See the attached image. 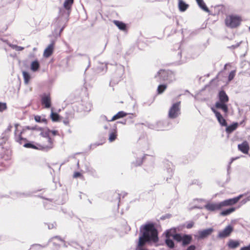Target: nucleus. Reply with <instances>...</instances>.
<instances>
[{
    "label": "nucleus",
    "instance_id": "obj_1",
    "mask_svg": "<svg viewBox=\"0 0 250 250\" xmlns=\"http://www.w3.org/2000/svg\"><path fill=\"white\" fill-rule=\"evenodd\" d=\"M143 229L142 236H140L138 244L139 247H143L146 242H156L158 240V232L153 224H146L141 226V231Z\"/></svg>",
    "mask_w": 250,
    "mask_h": 250
},
{
    "label": "nucleus",
    "instance_id": "obj_2",
    "mask_svg": "<svg viewBox=\"0 0 250 250\" xmlns=\"http://www.w3.org/2000/svg\"><path fill=\"white\" fill-rule=\"evenodd\" d=\"M180 102L173 104L170 107L168 117L170 119H175L178 117L181 114Z\"/></svg>",
    "mask_w": 250,
    "mask_h": 250
},
{
    "label": "nucleus",
    "instance_id": "obj_3",
    "mask_svg": "<svg viewBox=\"0 0 250 250\" xmlns=\"http://www.w3.org/2000/svg\"><path fill=\"white\" fill-rule=\"evenodd\" d=\"M240 18L235 16H229L227 17L225 20L226 25L231 28L236 27L238 26L240 23Z\"/></svg>",
    "mask_w": 250,
    "mask_h": 250
},
{
    "label": "nucleus",
    "instance_id": "obj_4",
    "mask_svg": "<svg viewBox=\"0 0 250 250\" xmlns=\"http://www.w3.org/2000/svg\"><path fill=\"white\" fill-rule=\"evenodd\" d=\"M174 240L178 242H182V245L185 246L190 244L192 240L191 235L176 234L174 236Z\"/></svg>",
    "mask_w": 250,
    "mask_h": 250
},
{
    "label": "nucleus",
    "instance_id": "obj_5",
    "mask_svg": "<svg viewBox=\"0 0 250 250\" xmlns=\"http://www.w3.org/2000/svg\"><path fill=\"white\" fill-rule=\"evenodd\" d=\"M54 140L51 137L45 139L43 143L39 146V150L47 151L54 147Z\"/></svg>",
    "mask_w": 250,
    "mask_h": 250
},
{
    "label": "nucleus",
    "instance_id": "obj_6",
    "mask_svg": "<svg viewBox=\"0 0 250 250\" xmlns=\"http://www.w3.org/2000/svg\"><path fill=\"white\" fill-rule=\"evenodd\" d=\"M213 230L214 229L212 228L199 230L198 231L197 234L195 235V236L198 240L203 239L211 235V233L213 232Z\"/></svg>",
    "mask_w": 250,
    "mask_h": 250
},
{
    "label": "nucleus",
    "instance_id": "obj_7",
    "mask_svg": "<svg viewBox=\"0 0 250 250\" xmlns=\"http://www.w3.org/2000/svg\"><path fill=\"white\" fill-rule=\"evenodd\" d=\"M26 128L28 130H37L41 131L40 135L42 136L45 139L50 137V130L47 129L46 130H43L42 128L39 127L37 126H26Z\"/></svg>",
    "mask_w": 250,
    "mask_h": 250
},
{
    "label": "nucleus",
    "instance_id": "obj_8",
    "mask_svg": "<svg viewBox=\"0 0 250 250\" xmlns=\"http://www.w3.org/2000/svg\"><path fill=\"white\" fill-rule=\"evenodd\" d=\"M233 230L232 227L229 225L227 226L223 230L220 231L218 234V237L219 238H225L229 236Z\"/></svg>",
    "mask_w": 250,
    "mask_h": 250
},
{
    "label": "nucleus",
    "instance_id": "obj_9",
    "mask_svg": "<svg viewBox=\"0 0 250 250\" xmlns=\"http://www.w3.org/2000/svg\"><path fill=\"white\" fill-rule=\"evenodd\" d=\"M41 103L46 108L51 107V98L49 94H43L42 96Z\"/></svg>",
    "mask_w": 250,
    "mask_h": 250
},
{
    "label": "nucleus",
    "instance_id": "obj_10",
    "mask_svg": "<svg viewBox=\"0 0 250 250\" xmlns=\"http://www.w3.org/2000/svg\"><path fill=\"white\" fill-rule=\"evenodd\" d=\"M212 111L213 112V113L215 114V116L218 121V122L220 123V124L222 126H227V123L226 122V120L223 117L221 113L216 110L213 107L211 108Z\"/></svg>",
    "mask_w": 250,
    "mask_h": 250
},
{
    "label": "nucleus",
    "instance_id": "obj_11",
    "mask_svg": "<svg viewBox=\"0 0 250 250\" xmlns=\"http://www.w3.org/2000/svg\"><path fill=\"white\" fill-rule=\"evenodd\" d=\"M205 207L209 211H215L221 208L220 202L218 203H209L206 205Z\"/></svg>",
    "mask_w": 250,
    "mask_h": 250
},
{
    "label": "nucleus",
    "instance_id": "obj_12",
    "mask_svg": "<svg viewBox=\"0 0 250 250\" xmlns=\"http://www.w3.org/2000/svg\"><path fill=\"white\" fill-rule=\"evenodd\" d=\"M238 149L244 154H248L249 150V145L247 141H244L238 145Z\"/></svg>",
    "mask_w": 250,
    "mask_h": 250
},
{
    "label": "nucleus",
    "instance_id": "obj_13",
    "mask_svg": "<svg viewBox=\"0 0 250 250\" xmlns=\"http://www.w3.org/2000/svg\"><path fill=\"white\" fill-rule=\"evenodd\" d=\"M15 126L16 128V129L15 131V140L17 142H18L20 144H22L23 142L26 141V139L25 138L22 137V136H21V134L22 133L23 131L20 132V134L19 135H17V131H18L17 128L18 126V124H15Z\"/></svg>",
    "mask_w": 250,
    "mask_h": 250
},
{
    "label": "nucleus",
    "instance_id": "obj_14",
    "mask_svg": "<svg viewBox=\"0 0 250 250\" xmlns=\"http://www.w3.org/2000/svg\"><path fill=\"white\" fill-rule=\"evenodd\" d=\"M54 42H52L50 43L47 47L44 50L43 56L45 57L48 58L51 55L54 49Z\"/></svg>",
    "mask_w": 250,
    "mask_h": 250
},
{
    "label": "nucleus",
    "instance_id": "obj_15",
    "mask_svg": "<svg viewBox=\"0 0 250 250\" xmlns=\"http://www.w3.org/2000/svg\"><path fill=\"white\" fill-rule=\"evenodd\" d=\"M240 245V242L238 240L229 239L227 243V246L229 249H235L238 247Z\"/></svg>",
    "mask_w": 250,
    "mask_h": 250
},
{
    "label": "nucleus",
    "instance_id": "obj_16",
    "mask_svg": "<svg viewBox=\"0 0 250 250\" xmlns=\"http://www.w3.org/2000/svg\"><path fill=\"white\" fill-rule=\"evenodd\" d=\"M219 102L227 103L229 101V97L224 90H221L219 93Z\"/></svg>",
    "mask_w": 250,
    "mask_h": 250
},
{
    "label": "nucleus",
    "instance_id": "obj_17",
    "mask_svg": "<svg viewBox=\"0 0 250 250\" xmlns=\"http://www.w3.org/2000/svg\"><path fill=\"white\" fill-rule=\"evenodd\" d=\"M226 103L217 102L215 104V107L217 108L221 109L225 113H227L228 112V107Z\"/></svg>",
    "mask_w": 250,
    "mask_h": 250
},
{
    "label": "nucleus",
    "instance_id": "obj_18",
    "mask_svg": "<svg viewBox=\"0 0 250 250\" xmlns=\"http://www.w3.org/2000/svg\"><path fill=\"white\" fill-rule=\"evenodd\" d=\"M238 126V123H233L230 125L227 126L226 128V131L227 133L230 134L233 131L236 130Z\"/></svg>",
    "mask_w": 250,
    "mask_h": 250
},
{
    "label": "nucleus",
    "instance_id": "obj_19",
    "mask_svg": "<svg viewBox=\"0 0 250 250\" xmlns=\"http://www.w3.org/2000/svg\"><path fill=\"white\" fill-rule=\"evenodd\" d=\"M73 2L74 0H65L64 2L63 7L65 9L68 11V14L70 13Z\"/></svg>",
    "mask_w": 250,
    "mask_h": 250
},
{
    "label": "nucleus",
    "instance_id": "obj_20",
    "mask_svg": "<svg viewBox=\"0 0 250 250\" xmlns=\"http://www.w3.org/2000/svg\"><path fill=\"white\" fill-rule=\"evenodd\" d=\"M197 1V3L199 6L204 11L209 13V10L208 8L207 7L205 3L203 1V0H196Z\"/></svg>",
    "mask_w": 250,
    "mask_h": 250
},
{
    "label": "nucleus",
    "instance_id": "obj_21",
    "mask_svg": "<svg viewBox=\"0 0 250 250\" xmlns=\"http://www.w3.org/2000/svg\"><path fill=\"white\" fill-rule=\"evenodd\" d=\"M176 229H171L166 231V237L168 238L172 237L174 239V236L176 234Z\"/></svg>",
    "mask_w": 250,
    "mask_h": 250
},
{
    "label": "nucleus",
    "instance_id": "obj_22",
    "mask_svg": "<svg viewBox=\"0 0 250 250\" xmlns=\"http://www.w3.org/2000/svg\"><path fill=\"white\" fill-rule=\"evenodd\" d=\"M178 6L180 11L184 12L187 10L188 5L182 0H179Z\"/></svg>",
    "mask_w": 250,
    "mask_h": 250
},
{
    "label": "nucleus",
    "instance_id": "obj_23",
    "mask_svg": "<svg viewBox=\"0 0 250 250\" xmlns=\"http://www.w3.org/2000/svg\"><path fill=\"white\" fill-rule=\"evenodd\" d=\"M113 22L120 30H125L126 25L125 23L119 21H114Z\"/></svg>",
    "mask_w": 250,
    "mask_h": 250
},
{
    "label": "nucleus",
    "instance_id": "obj_24",
    "mask_svg": "<svg viewBox=\"0 0 250 250\" xmlns=\"http://www.w3.org/2000/svg\"><path fill=\"white\" fill-rule=\"evenodd\" d=\"M126 115V113L124 111H119L116 115H115L112 118L109 120V121H113L118 119L123 118Z\"/></svg>",
    "mask_w": 250,
    "mask_h": 250
},
{
    "label": "nucleus",
    "instance_id": "obj_25",
    "mask_svg": "<svg viewBox=\"0 0 250 250\" xmlns=\"http://www.w3.org/2000/svg\"><path fill=\"white\" fill-rule=\"evenodd\" d=\"M235 210V208H230L221 211L220 212V215L222 216H226L233 212Z\"/></svg>",
    "mask_w": 250,
    "mask_h": 250
},
{
    "label": "nucleus",
    "instance_id": "obj_26",
    "mask_svg": "<svg viewBox=\"0 0 250 250\" xmlns=\"http://www.w3.org/2000/svg\"><path fill=\"white\" fill-rule=\"evenodd\" d=\"M39 67L40 64L38 61H34L31 64V69L34 72L37 71Z\"/></svg>",
    "mask_w": 250,
    "mask_h": 250
},
{
    "label": "nucleus",
    "instance_id": "obj_27",
    "mask_svg": "<svg viewBox=\"0 0 250 250\" xmlns=\"http://www.w3.org/2000/svg\"><path fill=\"white\" fill-rule=\"evenodd\" d=\"M165 243L167 246L170 249H172L174 247V242L170 238L166 237Z\"/></svg>",
    "mask_w": 250,
    "mask_h": 250
},
{
    "label": "nucleus",
    "instance_id": "obj_28",
    "mask_svg": "<svg viewBox=\"0 0 250 250\" xmlns=\"http://www.w3.org/2000/svg\"><path fill=\"white\" fill-rule=\"evenodd\" d=\"M40 144H37V145H35L32 144V143H25L23 145V146L27 148H32L34 149H39V146Z\"/></svg>",
    "mask_w": 250,
    "mask_h": 250
},
{
    "label": "nucleus",
    "instance_id": "obj_29",
    "mask_svg": "<svg viewBox=\"0 0 250 250\" xmlns=\"http://www.w3.org/2000/svg\"><path fill=\"white\" fill-rule=\"evenodd\" d=\"M23 77L24 79V82L25 84H28L29 81L30 79V76L29 74V73L27 72L23 71L22 72Z\"/></svg>",
    "mask_w": 250,
    "mask_h": 250
},
{
    "label": "nucleus",
    "instance_id": "obj_30",
    "mask_svg": "<svg viewBox=\"0 0 250 250\" xmlns=\"http://www.w3.org/2000/svg\"><path fill=\"white\" fill-rule=\"evenodd\" d=\"M116 137H117V133H116V130L110 132L109 134V142H112L113 141H114L116 139Z\"/></svg>",
    "mask_w": 250,
    "mask_h": 250
},
{
    "label": "nucleus",
    "instance_id": "obj_31",
    "mask_svg": "<svg viewBox=\"0 0 250 250\" xmlns=\"http://www.w3.org/2000/svg\"><path fill=\"white\" fill-rule=\"evenodd\" d=\"M167 88L166 84H161L158 86L157 88V92L158 94L162 93Z\"/></svg>",
    "mask_w": 250,
    "mask_h": 250
},
{
    "label": "nucleus",
    "instance_id": "obj_32",
    "mask_svg": "<svg viewBox=\"0 0 250 250\" xmlns=\"http://www.w3.org/2000/svg\"><path fill=\"white\" fill-rule=\"evenodd\" d=\"M35 120L37 122H43L45 124H47V120L45 118H42L39 115L35 116Z\"/></svg>",
    "mask_w": 250,
    "mask_h": 250
},
{
    "label": "nucleus",
    "instance_id": "obj_33",
    "mask_svg": "<svg viewBox=\"0 0 250 250\" xmlns=\"http://www.w3.org/2000/svg\"><path fill=\"white\" fill-rule=\"evenodd\" d=\"M51 118L52 120L54 122L58 121L59 118V115L56 113H54L52 111L50 115Z\"/></svg>",
    "mask_w": 250,
    "mask_h": 250
},
{
    "label": "nucleus",
    "instance_id": "obj_34",
    "mask_svg": "<svg viewBox=\"0 0 250 250\" xmlns=\"http://www.w3.org/2000/svg\"><path fill=\"white\" fill-rule=\"evenodd\" d=\"M220 204L221 206V208H222L223 207L232 205L230 199L221 202Z\"/></svg>",
    "mask_w": 250,
    "mask_h": 250
},
{
    "label": "nucleus",
    "instance_id": "obj_35",
    "mask_svg": "<svg viewBox=\"0 0 250 250\" xmlns=\"http://www.w3.org/2000/svg\"><path fill=\"white\" fill-rule=\"evenodd\" d=\"M242 196V195H240L237 197L230 199L231 205H232L236 203Z\"/></svg>",
    "mask_w": 250,
    "mask_h": 250
},
{
    "label": "nucleus",
    "instance_id": "obj_36",
    "mask_svg": "<svg viewBox=\"0 0 250 250\" xmlns=\"http://www.w3.org/2000/svg\"><path fill=\"white\" fill-rule=\"evenodd\" d=\"M10 46L13 49H15L16 51H21V50H23V49H24V47L20 46H18L17 45L12 44V45H10Z\"/></svg>",
    "mask_w": 250,
    "mask_h": 250
},
{
    "label": "nucleus",
    "instance_id": "obj_37",
    "mask_svg": "<svg viewBox=\"0 0 250 250\" xmlns=\"http://www.w3.org/2000/svg\"><path fill=\"white\" fill-rule=\"evenodd\" d=\"M7 108L6 103L0 102V112H2Z\"/></svg>",
    "mask_w": 250,
    "mask_h": 250
},
{
    "label": "nucleus",
    "instance_id": "obj_38",
    "mask_svg": "<svg viewBox=\"0 0 250 250\" xmlns=\"http://www.w3.org/2000/svg\"><path fill=\"white\" fill-rule=\"evenodd\" d=\"M113 196L115 197V199L113 200L112 201H117L118 205H119V203L120 199V194L119 193H115L113 195Z\"/></svg>",
    "mask_w": 250,
    "mask_h": 250
},
{
    "label": "nucleus",
    "instance_id": "obj_39",
    "mask_svg": "<svg viewBox=\"0 0 250 250\" xmlns=\"http://www.w3.org/2000/svg\"><path fill=\"white\" fill-rule=\"evenodd\" d=\"M234 76H235V71H231L229 75V77H228L229 81H231L234 78Z\"/></svg>",
    "mask_w": 250,
    "mask_h": 250
},
{
    "label": "nucleus",
    "instance_id": "obj_40",
    "mask_svg": "<svg viewBox=\"0 0 250 250\" xmlns=\"http://www.w3.org/2000/svg\"><path fill=\"white\" fill-rule=\"evenodd\" d=\"M57 239L58 240H59V241H62V242H64V241L63 240V239H62V238H61L60 236H55L54 237H53L51 238V240H53V239Z\"/></svg>",
    "mask_w": 250,
    "mask_h": 250
},
{
    "label": "nucleus",
    "instance_id": "obj_41",
    "mask_svg": "<svg viewBox=\"0 0 250 250\" xmlns=\"http://www.w3.org/2000/svg\"><path fill=\"white\" fill-rule=\"evenodd\" d=\"M40 247L41 246L40 245H35L32 246L30 250H36V249H39Z\"/></svg>",
    "mask_w": 250,
    "mask_h": 250
},
{
    "label": "nucleus",
    "instance_id": "obj_42",
    "mask_svg": "<svg viewBox=\"0 0 250 250\" xmlns=\"http://www.w3.org/2000/svg\"><path fill=\"white\" fill-rule=\"evenodd\" d=\"M240 43H241V42H238L236 44H235L234 45H232L231 46L229 47V48H231V49H235V48L238 47L240 45Z\"/></svg>",
    "mask_w": 250,
    "mask_h": 250
},
{
    "label": "nucleus",
    "instance_id": "obj_43",
    "mask_svg": "<svg viewBox=\"0 0 250 250\" xmlns=\"http://www.w3.org/2000/svg\"><path fill=\"white\" fill-rule=\"evenodd\" d=\"M193 225L194 223L193 222H190L187 225V228L190 229L193 227Z\"/></svg>",
    "mask_w": 250,
    "mask_h": 250
},
{
    "label": "nucleus",
    "instance_id": "obj_44",
    "mask_svg": "<svg viewBox=\"0 0 250 250\" xmlns=\"http://www.w3.org/2000/svg\"><path fill=\"white\" fill-rule=\"evenodd\" d=\"M240 250H250V244L248 246L242 247Z\"/></svg>",
    "mask_w": 250,
    "mask_h": 250
},
{
    "label": "nucleus",
    "instance_id": "obj_45",
    "mask_svg": "<svg viewBox=\"0 0 250 250\" xmlns=\"http://www.w3.org/2000/svg\"><path fill=\"white\" fill-rule=\"evenodd\" d=\"M195 248L196 247L194 245H190L187 249L186 250H195Z\"/></svg>",
    "mask_w": 250,
    "mask_h": 250
},
{
    "label": "nucleus",
    "instance_id": "obj_46",
    "mask_svg": "<svg viewBox=\"0 0 250 250\" xmlns=\"http://www.w3.org/2000/svg\"><path fill=\"white\" fill-rule=\"evenodd\" d=\"M243 202L244 203H246L247 202L250 201V194L248 195L246 198L243 199Z\"/></svg>",
    "mask_w": 250,
    "mask_h": 250
},
{
    "label": "nucleus",
    "instance_id": "obj_47",
    "mask_svg": "<svg viewBox=\"0 0 250 250\" xmlns=\"http://www.w3.org/2000/svg\"><path fill=\"white\" fill-rule=\"evenodd\" d=\"M81 175V173L79 172H76L74 174V177L76 178Z\"/></svg>",
    "mask_w": 250,
    "mask_h": 250
},
{
    "label": "nucleus",
    "instance_id": "obj_48",
    "mask_svg": "<svg viewBox=\"0 0 250 250\" xmlns=\"http://www.w3.org/2000/svg\"><path fill=\"white\" fill-rule=\"evenodd\" d=\"M50 133H51L53 135L55 136L57 134L58 131L57 130H50Z\"/></svg>",
    "mask_w": 250,
    "mask_h": 250
},
{
    "label": "nucleus",
    "instance_id": "obj_49",
    "mask_svg": "<svg viewBox=\"0 0 250 250\" xmlns=\"http://www.w3.org/2000/svg\"><path fill=\"white\" fill-rule=\"evenodd\" d=\"M12 128V125H9V126H8V128H7V129L8 131H11V128Z\"/></svg>",
    "mask_w": 250,
    "mask_h": 250
},
{
    "label": "nucleus",
    "instance_id": "obj_50",
    "mask_svg": "<svg viewBox=\"0 0 250 250\" xmlns=\"http://www.w3.org/2000/svg\"><path fill=\"white\" fill-rule=\"evenodd\" d=\"M53 227H54V226H53V224H52V225H49V226H48V229H53Z\"/></svg>",
    "mask_w": 250,
    "mask_h": 250
},
{
    "label": "nucleus",
    "instance_id": "obj_51",
    "mask_svg": "<svg viewBox=\"0 0 250 250\" xmlns=\"http://www.w3.org/2000/svg\"><path fill=\"white\" fill-rule=\"evenodd\" d=\"M235 159V158H232V159H231V161H230V164H231V163L232 162V161H233V160H234Z\"/></svg>",
    "mask_w": 250,
    "mask_h": 250
},
{
    "label": "nucleus",
    "instance_id": "obj_52",
    "mask_svg": "<svg viewBox=\"0 0 250 250\" xmlns=\"http://www.w3.org/2000/svg\"><path fill=\"white\" fill-rule=\"evenodd\" d=\"M63 28H64V27H62L61 29V30H60V33H61V32H62V31L63 30Z\"/></svg>",
    "mask_w": 250,
    "mask_h": 250
},
{
    "label": "nucleus",
    "instance_id": "obj_53",
    "mask_svg": "<svg viewBox=\"0 0 250 250\" xmlns=\"http://www.w3.org/2000/svg\"><path fill=\"white\" fill-rule=\"evenodd\" d=\"M104 128V129H107L108 128V127L107 126H105Z\"/></svg>",
    "mask_w": 250,
    "mask_h": 250
},
{
    "label": "nucleus",
    "instance_id": "obj_54",
    "mask_svg": "<svg viewBox=\"0 0 250 250\" xmlns=\"http://www.w3.org/2000/svg\"><path fill=\"white\" fill-rule=\"evenodd\" d=\"M140 250H147L144 249H141Z\"/></svg>",
    "mask_w": 250,
    "mask_h": 250
},
{
    "label": "nucleus",
    "instance_id": "obj_55",
    "mask_svg": "<svg viewBox=\"0 0 250 250\" xmlns=\"http://www.w3.org/2000/svg\"><path fill=\"white\" fill-rule=\"evenodd\" d=\"M249 30H250V26L249 27Z\"/></svg>",
    "mask_w": 250,
    "mask_h": 250
}]
</instances>
